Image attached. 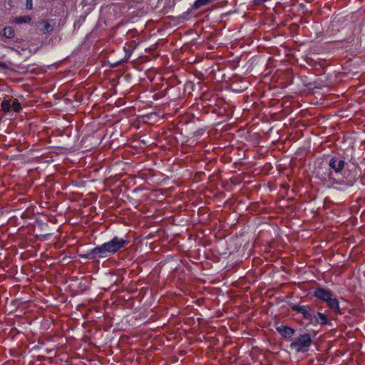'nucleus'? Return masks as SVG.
Returning a JSON list of instances; mask_svg holds the SVG:
<instances>
[{"label":"nucleus","mask_w":365,"mask_h":365,"mask_svg":"<svg viewBox=\"0 0 365 365\" xmlns=\"http://www.w3.org/2000/svg\"><path fill=\"white\" fill-rule=\"evenodd\" d=\"M128 243L129 240L127 238L115 236L110 241L94 247L86 254L81 255V257L91 260H95L97 258H105L124 249Z\"/></svg>","instance_id":"obj_1"},{"label":"nucleus","mask_w":365,"mask_h":365,"mask_svg":"<svg viewBox=\"0 0 365 365\" xmlns=\"http://www.w3.org/2000/svg\"><path fill=\"white\" fill-rule=\"evenodd\" d=\"M314 296L326 302L329 309L335 314H341L339 301L336 298L333 297V294L329 289L321 287H317L314 292Z\"/></svg>","instance_id":"obj_2"},{"label":"nucleus","mask_w":365,"mask_h":365,"mask_svg":"<svg viewBox=\"0 0 365 365\" xmlns=\"http://www.w3.org/2000/svg\"><path fill=\"white\" fill-rule=\"evenodd\" d=\"M313 341L309 333H303L299 334L294 341L290 344V349L296 352L305 353L309 350Z\"/></svg>","instance_id":"obj_3"},{"label":"nucleus","mask_w":365,"mask_h":365,"mask_svg":"<svg viewBox=\"0 0 365 365\" xmlns=\"http://www.w3.org/2000/svg\"><path fill=\"white\" fill-rule=\"evenodd\" d=\"M290 307L292 310L301 314L304 319L311 322L314 320V312L309 306L293 304L290 305Z\"/></svg>","instance_id":"obj_4"},{"label":"nucleus","mask_w":365,"mask_h":365,"mask_svg":"<svg viewBox=\"0 0 365 365\" xmlns=\"http://www.w3.org/2000/svg\"><path fill=\"white\" fill-rule=\"evenodd\" d=\"M346 165L345 160L342 157L333 156L329 160V166L336 173H341Z\"/></svg>","instance_id":"obj_5"},{"label":"nucleus","mask_w":365,"mask_h":365,"mask_svg":"<svg viewBox=\"0 0 365 365\" xmlns=\"http://www.w3.org/2000/svg\"><path fill=\"white\" fill-rule=\"evenodd\" d=\"M277 332L285 339H290L295 333V330L289 327L280 326L277 327Z\"/></svg>","instance_id":"obj_6"},{"label":"nucleus","mask_w":365,"mask_h":365,"mask_svg":"<svg viewBox=\"0 0 365 365\" xmlns=\"http://www.w3.org/2000/svg\"><path fill=\"white\" fill-rule=\"evenodd\" d=\"M42 28L41 31L43 34H49L53 31L55 22L53 19H46L41 22Z\"/></svg>","instance_id":"obj_7"},{"label":"nucleus","mask_w":365,"mask_h":365,"mask_svg":"<svg viewBox=\"0 0 365 365\" xmlns=\"http://www.w3.org/2000/svg\"><path fill=\"white\" fill-rule=\"evenodd\" d=\"M314 319L315 322L321 325H325L329 324V321L324 314L321 312H317V315H314Z\"/></svg>","instance_id":"obj_8"},{"label":"nucleus","mask_w":365,"mask_h":365,"mask_svg":"<svg viewBox=\"0 0 365 365\" xmlns=\"http://www.w3.org/2000/svg\"><path fill=\"white\" fill-rule=\"evenodd\" d=\"M358 178L359 175L357 174H349L347 176L344 177L345 180H343L341 184H344L347 186H352Z\"/></svg>","instance_id":"obj_9"},{"label":"nucleus","mask_w":365,"mask_h":365,"mask_svg":"<svg viewBox=\"0 0 365 365\" xmlns=\"http://www.w3.org/2000/svg\"><path fill=\"white\" fill-rule=\"evenodd\" d=\"M1 34L7 38H12L15 36L14 29L11 26L4 27Z\"/></svg>","instance_id":"obj_10"},{"label":"nucleus","mask_w":365,"mask_h":365,"mask_svg":"<svg viewBox=\"0 0 365 365\" xmlns=\"http://www.w3.org/2000/svg\"><path fill=\"white\" fill-rule=\"evenodd\" d=\"M1 109L4 113H9L11 110V103L9 100H4L1 102Z\"/></svg>","instance_id":"obj_11"},{"label":"nucleus","mask_w":365,"mask_h":365,"mask_svg":"<svg viewBox=\"0 0 365 365\" xmlns=\"http://www.w3.org/2000/svg\"><path fill=\"white\" fill-rule=\"evenodd\" d=\"M215 1V0H196L195 1L194 6L195 8H200Z\"/></svg>","instance_id":"obj_12"},{"label":"nucleus","mask_w":365,"mask_h":365,"mask_svg":"<svg viewBox=\"0 0 365 365\" xmlns=\"http://www.w3.org/2000/svg\"><path fill=\"white\" fill-rule=\"evenodd\" d=\"M11 108L14 112L19 113L21 110V103L19 102L18 100L14 99L13 101V103H11Z\"/></svg>","instance_id":"obj_13"},{"label":"nucleus","mask_w":365,"mask_h":365,"mask_svg":"<svg viewBox=\"0 0 365 365\" xmlns=\"http://www.w3.org/2000/svg\"><path fill=\"white\" fill-rule=\"evenodd\" d=\"M31 17L28 16H21L16 19V22L18 24L28 23L31 21Z\"/></svg>","instance_id":"obj_14"},{"label":"nucleus","mask_w":365,"mask_h":365,"mask_svg":"<svg viewBox=\"0 0 365 365\" xmlns=\"http://www.w3.org/2000/svg\"><path fill=\"white\" fill-rule=\"evenodd\" d=\"M26 8L28 10L33 9V3L32 0H26Z\"/></svg>","instance_id":"obj_15"},{"label":"nucleus","mask_w":365,"mask_h":365,"mask_svg":"<svg viewBox=\"0 0 365 365\" xmlns=\"http://www.w3.org/2000/svg\"><path fill=\"white\" fill-rule=\"evenodd\" d=\"M0 67L4 68V69H6L8 68V66L6 64L5 62H3V61H0Z\"/></svg>","instance_id":"obj_16"},{"label":"nucleus","mask_w":365,"mask_h":365,"mask_svg":"<svg viewBox=\"0 0 365 365\" xmlns=\"http://www.w3.org/2000/svg\"><path fill=\"white\" fill-rule=\"evenodd\" d=\"M333 173L331 171L328 174V177L329 179H332Z\"/></svg>","instance_id":"obj_17"}]
</instances>
